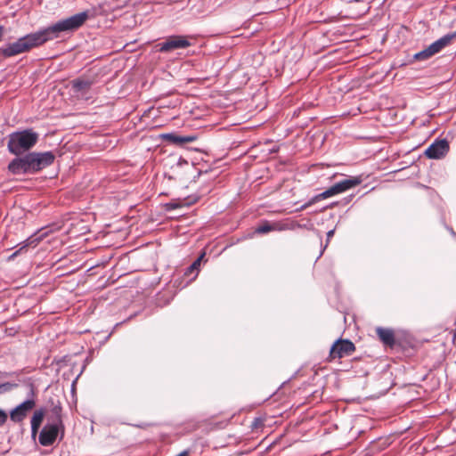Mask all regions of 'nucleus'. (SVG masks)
I'll list each match as a JSON object with an SVG mask.
<instances>
[{
    "label": "nucleus",
    "mask_w": 456,
    "mask_h": 456,
    "mask_svg": "<svg viewBox=\"0 0 456 456\" xmlns=\"http://www.w3.org/2000/svg\"><path fill=\"white\" fill-rule=\"evenodd\" d=\"M89 18V12L76 13L37 32L28 34L2 49V55L11 57L39 46L47 41L59 38L63 33L77 30Z\"/></svg>",
    "instance_id": "obj_1"
},
{
    "label": "nucleus",
    "mask_w": 456,
    "mask_h": 456,
    "mask_svg": "<svg viewBox=\"0 0 456 456\" xmlns=\"http://www.w3.org/2000/svg\"><path fill=\"white\" fill-rule=\"evenodd\" d=\"M38 141V134L32 129H26L10 134L8 141L9 151L20 155L30 150Z\"/></svg>",
    "instance_id": "obj_2"
},
{
    "label": "nucleus",
    "mask_w": 456,
    "mask_h": 456,
    "mask_svg": "<svg viewBox=\"0 0 456 456\" xmlns=\"http://www.w3.org/2000/svg\"><path fill=\"white\" fill-rule=\"evenodd\" d=\"M64 432V426L47 422L38 435V442L43 446H51L54 444L58 436H60L61 440L63 438Z\"/></svg>",
    "instance_id": "obj_3"
},
{
    "label": "nucleus",
    "mask_w": 456,
    "mask_h": 456,
    "mask_svg": "<svg viewBox=\"0 0 456 456\" xmlns=\"http://www.w3.org/2000/svg\"><path fill=\"white\" fill-rule=\"evenodd\" d=\"M33 173H37L52 165L55 156L52 151L28 153Z\"/></svg>",
    "instance_id": "obj_4"
},
{
    "label": "nucleus",
    "mask_w": 456,
    "mask_h": 456,
    "mask_svg": "<svg viewBox=\"0 0 456 456\" xmlns=\"http://www.w3.org/2000/svg\"><path fill=\"white\" fill-rule=\"evenodd\" d=\"M191 42L184 36L174 35L168 37L164 42L159 44L162 53L171 52L176 49H185L191 46Z\"/></svg>",
    "instance_id": "obj_5"
},
{
    "label": "nucleus",
    "mask_w": 456,
    "mask_h": 456,
    "mask_svg": "<svg viewBox=\"0 0 456 456\" xmlns=\"http://www.w3.org/2000/svg\"><path fill=\"white\" fill-rule=\"evenodd\" d=\"M355 351V346L348 339H338L331 346L330 357L343 358L351 355Z\"/></svg>",
    "instance_id": "obj_6"
},
{
    "label": "nucleus",
    "mask_w": 456,
    "mask_h": 456,
    "mask_svg": "<svg viewBox=\"0 0 456 456\" xmlns=\"http://www.w3.org/2000/svg\"><path fill=\"white\" fill-rule=\"evenodd\" d=\"M449 151V143L446 139L436 140L425 151L426 156L431 159H439Z\"/></svg>",
    "instance_id": "obj_7"
},
{
    "label": "nucleus",
    "mask_w": 456,
    "mask_h": 456,
    "mask_svg": "<svg viewBox=\"0 0 456 456\" xmlns=\"http://www.w3.org/2000/svg\"><path fill=\"white\" fill-rule=\"evenodd\" d=\"M8 169L13 175L33 174L28 153L14 159L9 164Z\"/></svg>",
    "instance_id": "obj_8"
},
{
    "label": "nucleus",
    "mask_w": 456,
    "mask_h": 456,
    "mask_svg": "<svg viewBox=\"0 0 456 456\" xmlns=\"http://www.w3.org/2000/svg\"><path fill=\"white\" fill-rule=\"evenodd\" d=\"M36 403L33 399H28L16 406L11 412L10 418L14 422H20L25 419L28 412L35 407Z\"/></svg>",
    "instance_id": "obj_9"
},
{
    "label": "nucleus",
    "mask_w": 456,
    "mask_h": 456,
    "mask_svg": "<svg viewBox=\"0 0 456 456\" xmlns=\"http://www.w3.org/2000/svg\"><path fill=\"white\" fill-rule=\"evenodd\" d=\"M161 137L174 144V145H176V146H183L184 144L186 143H189V142H192L194 141H196L197 139V136L196 135H182V134H179L177 133H167V134H163L161 135Z\"/></svg>",
    "instance_id": "obj_10"
},
{
    "label": "nucleus",
    "mask_w": 456,
    "mask_h": 456,
    "mask_svg": "<svg viewBox=\"0 0 456 456\" xmlns=\"http://www.w3.org/2000/svg\"><path fill=\"white\" fill-rule=\"evenodd\" d=\"M360 176H350L342 181H339L333 184L337 194L342 193L349 189H352L362 183Z\"/></svg>",
    "instance_id": "obj_11"
},
{
    "label": "nucleus",
    "mask_w": 456,
    "mask_h": 456,
    "mask_svg": "<svg viewBox=\"0 0 456 456\" xmlns=\"http://www.w3.org/2000/svg\"><path fill=\"white\" fill-rule=\"evenodd\" d=\"M334 195H337L335 189L333 185L330 187L329 189L325 190L322 193H319L314 197H312L308 201H306L305 204L300 206L298 208L296 209V211H302L309 208L310 206L314 205V203L321 201L322 200L328 199L330 197H332Z\"/></svg>",
    "instance_id": "obj_12"
},
{
    "label": "nucleus",
    "mask_w": 456,
    "mask_h": 456,
    "mask_svg": "<svg viewBox=\"0 0 456 456\" xmlns=\"http://www.w3.org/2000/svg\"><path fill=\"white\" fill-rule=\"evenodd\" d=\"M455 37L456 33L446 34L432 43L429 46H428V48L429 49L431 54L435 55L445 46H447Z\"/></svg>",
    "instance_id": "obj_13"
},
{
    "label": "nucleus",
    "mask_w": 456,
    "mask_h": 456,
    "mask_svg": "<svg viewBox=\"0 0 456 456\" xmlns=\"http://www.w3.org/2000/svg\"><path fill=\"white\" fill-rule=\"evenodd\" d=\"M92 85L93 81L90 79L77 78L71 81L73 92L81 95L86 94Z\"/></svg>",
    "instance_id": "obj_14"
},
{
    "label": "nucleus",
    "mask_w": 456,
    "mask_h": 456,
    "mask_svg": "<svg viewBox=\"0 0 456 456\" xmlns=\"http://www.w3.org/2000/svg\"><path fill=\"white\" fill-rule=\"evenodd\" d=\"M377 335L385 346L393 347L395 344V333L391 329L379 327L376 330Z\"/></svg>",
    "instance_id": "obj_15"
},
{
    "label": "nucleus",
    "mask_w": 456,
    "mask_h": 456,
    "mask_svg": "<svg viewBox=\"0 0 456 456\" xmlns=\"http://www.w3.org/2000/svg\"><path fill=\"white\" fill-rule=\"evenodd\" d=\"M45 410L44 409H38L35 411L32 418H31V436L35 437L37 434L38 433V430L40 428V426L42 424V421L45 417Z\"/></svg>",
    "instance_id": "obj_16"
},
{
    "label": "nucleus",
    "mask_w": 456,
    "mask_h": 456,
    "mask_svg": "<svg viewBox=\"0 0 456 456\" xmlns=\"http://www.w3.org/2000/svg\"><path fill=\"white\" fill-rule=\"evenodd\" d=\"M62 409L60 405L52 408L50 414L47 416V422L55 423L59 426H64L61 417Z\"/></svg>",
    "instance_id": "obj_17"
},
{
    "label": "nucleus",
    "mask_w": 456,
    "mask_h": 456,
    "mask_svg": "<svg viewBox=\"0 0 456 456\" xmlns=\"http://www.w3.org/2000/svg\"><path fill=\"white\" fill-rule=\"evenodd\" d=\"M284 229H285V227L280 225L279 224H271L265 222V224H263L256 228V232L264 234V233H267L271 231H275V230L281 231Z\"/></svg>",
    "instance_id": "obj_18"
},
{
    "label": "nucleus",
    "mask_w": 456,
    "mask_h": 456,
    "mask_svg": "<svg viewBox=\"0 0 456 456\" xmlns=\"http://www.w3.org/2000/svg\"><path fill=\"white\" fill-rule=\"evenodd\" d=\"M203 257V255H201L200 257H198L185 271L184 274L189 276L192 273H194L193 279L196 278L199 273V267L200 265L201 258Z\"/></svg>",
    "instance_id": "obj_19"
},
{
    "label": "nucleus",
    "mask_w": 456,
    "mask_h": 456,
    "mask_svg": "<svg viewBox=\"0 0 456 456\" xmlns=\"http://www.w3.org/2000/svg\"><path fill=\"white\" fill-rule=\"evenodd\" d=\"M8 376L7 373H2V393L9 392L13 388L18 387V383L16 381L13 382H5L3 380L4 377Z\"/></svg>",
    "instance_id": "obj_20"
},
{
    "label": "nucleus",
    "mask_w": 456,
    "mask_h": 456,
    "mask_svg": "<svg viewBox=\"0 0 456 456\" xmlns=\"http://www.w3.org/2000/svg\"><path fill=\"white\" fill-rule=\"evenodd\" d=\"M432 56H433V54H431L429 49L427 47L424 50L415 53L413 55V59L416 61H426Z\"/></svg>",
    "instance_id": "obj_21"
},
{
    "label": "nucleus",
    "mask_w": 456,
    "mask_h": 456,
    "mask_svg": "<svg viewBox=\"0 0 456 456\" xmlns=\"http://www.w3.org/2000/svg\"><path fill=\"white\" fill-rule=\"evenodd\" d=\"M45 235V233H43V234H40V235H37V234H34L32 235L30 238H28V242L27 245L28 244H34V243H37L38 241H40L43 237Z\"/></svg>",
    "instance_id": "obj_22"
},
{
    "label": "nucleus",
    "mask_w": 456,
    "mask_h": 456,
    "mask_svg": "<svg viewBox=\"0 0 456 456\" xmlns=\"http://www.w3.org/2000/svg\"><path fill=\"white\" fill-rule=\"evenodd\" d=\"M180 204L178 203H173V202H170L167 205V209H175V208H180Z\"/></svg>",
    "instance_id": "obj_23"
},
{
    "label": "nucleus",
    "mask_w": 456,
    "mask_h": 456,
    "mask_svg": "<svg viewBox=\"0 0 456 456\" xmlns=\"http://www.w3.org/2000/svg\"><path fill=\"white\" fill-rule=\"evenodd\" d=\"M24 247L20 248V249L16 250L15 252H13L12 254H11L10 256H7L6 260L7 261H10L12 260L15 256H17L19 254V252Z\"/></svg>",
    "instance_id": "obj_24"
},
{
    "label": "nucleus",
    "mask_w": 456,
    "mask_h": 456,
    "mask_svg": "<svg viewBox=\"0 0 456 456\" xmlns=\"http://www.w3.org/2000/svg\"><path fill=\"white\" fill-rule=\"evenodd\" d=\"M7 419V414L2 411V423L4 422Z\"/></svg>",
    "instance_id": "obj_25"
},
{
    "label": "nucleus",
    "mask_w": 456,
    "mask_h": 456,
    "mask_svg": "<svg viewBox=\"0 0 456 456\" xmlns=\"http://www.w3.org/2000/svg\"><path fill=\"white\" fill-rule=\"evenodd\" d=\"M333 234H334V230H330V231H329V232H327L328 240H329L330 238H331V237L333 236Z\"/></svg>",
    "instance_id": "obj_26"
}]
</instances>
